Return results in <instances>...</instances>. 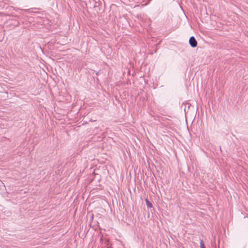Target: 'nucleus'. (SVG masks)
<instances>
[{"label": "nucleus", "instance_id": "nucleus-1", "mask_svg": "<svg viewBox=\"0 0 248 248\" xmlns=\"http://www.w3.org/2000/svg\"><path fill=\"white\" fill-rule=\"evenodd\" d=\"M189 43L192 47H195L197 46V42L194 36H192L189 38Z\"/></svg>", "mask_w": 248, "mask_h": 248}, {"label": "nucleus", "instance_id": "nucleus-2", "mask_svg": "<svg viewBox=\"0 0 248 248\" xmlns=\"http://www.w3.org/2000/svg\"><path fill=\"white\" fill-rule=\"evenodd\" d=\"M146 206L148 208H151L153 207L152 203L147 199H145Z\"/></svg>", "mask_w": 248, "mask_h": 248}, {"label": "nucleus", "instance_id": "nucleus-3", "mask_svg": "<svg viewBox=\"0 0 248 248\" xmlns=\"http://www.w3.org/2000/svg\"><path fill=\"white\" fill-rule=\"evenodd\" d=\"M200 248H206L204 246V243L202 240H201L200 242Z\"/></svg>", "mask_w": 248, "mask_h": 248}]
</instances>
